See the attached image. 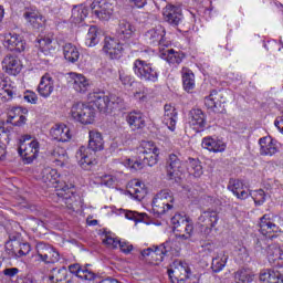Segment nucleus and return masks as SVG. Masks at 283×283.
<instances>
[{
    "label": "nucleus",
    "instance_id": "51",
    "mask_svg": "<svg viewBox=\"0 0 283 283\" xmlns=\"http://www.w3.org/2000/svg\"><path fill=\"white\" fill-rule=\"evenodd\" d=\"M130 196L135 198V200H143L145 196H147V189H145V186L140 184V181H137L135 184V187L129 190Z\"/></svg>",
    "mask_w": 283,
    "mask_h": 283
},
{
    "label": "nucleus",
    "instance_id": "57",
    "mask_svg": "<svg viewBox=\"0 0 283 283\" xmlns=\"http://www.w3.org/2000/svg\"><path fill=\"white\" fill-rule=\"evenodd\" d=\"M119 242H120L119 240L108 234H106L105 238L103 239V244H106L108 249H117Z\"/></svg>",
    "mask_w": 283,
    "mask_h": 283
},
{
    "label": "nucleus",
    "instance_id": "32",
    "mask_svg": "<svg viewBox=\"0 0 283 283\" xmlns=\"http://www.w3.org/2000/svg\"><path fill=\"white\" fill-rule=\"evenodd\" d=\"M134 32H136V28H134L129 21L122 20L119 21L116 29V36L122 41H126L127 39H132L134 36Z\"/></svg>",
    "mask_w": 283,
    "mask_h": 283
},
{
    "label": "nucleus",
    "instance_id": "28",
    "mask_svg": "<svg viewBox=\"0 0 283 283\" xmlns=\"http://www.w3.org/2000/svg\"><path fill=\"white\" fill-rule=\"evenodd\" d=\"M52 92H54V80L49 73H46L41 77L38 86V94H40L42 98H50V96H52Z\"/></svg>",
    "mask_w": 283,
    "mask_h": 283
},
{
    "label": "nucleus",
    "instance_id": "12",
    "mask_svg": "<svg viewBox=\"0 0 283 283\" xmlns=\"http://www.w3.org/2000/svg\"><path fill=\"white\" fill-rule=\"evenodd\" d=\"M75 158L80 167L86 171H90V169L96 165V159L94 158L92 150L85 146L80 147V149L76 151Z\"/></svg>",
    "mask_w": 283,
    "mask_h": 283
},
{
    "label": "nucleus",
    "instance_id": "35",
    "mask_svg": "<svg viewBox=\"0 0 283 283\" xmlns=\"http://www.w3.org/2000/svg\"><path fill=\"white\" fill-rule=\"evenodd\" d=\"M61 175L57 169H53L46 167L42 170V182L46 185V187H53V185H59Z\"/></svg>",
    "mask_w": 283,
    "mask_h": 283
},
{
    "label": "nucleus",
    "instance_id": "5",
    "mask_svg": "<svg viewBox=\"0 0 283 283\" xmlns=\"http://www.w3.org/2000/svg\"><path fill=\"white\" fill-rule=\"evenodd\" d=\"M87 101L90 105L96 107L98 112H103V114L112 112V109H116V103L112 102L105 92H92L87 95Z\"/></svg>",
    "mask_w": 283,
    "mask_h": 283
},
{
    "label": "nucleus",
    "instance_id": "19",
    "mask_svg": "<svg viewBox=\"0 0 283 283\" xmlns=\"http://www.w3.org/2000/svg\"><path fill=\"white\" fill-rule=\"evenodd\" d=\"M163 14L165 21H167V23L170 25H179L182 21V9L176 6L167 4L163 9Z\"/></svg>",
    "mask_w": 283,
    "mask_h": 283
},
{
    "label": "nucleus",
    "instance_id": "56",
    "mask_svg": "<svg viewBox=\"0 0 283 283\" xmlns=\"http://www.w3.org/2000/svg\"><path fill=\"white\" fill-rule=\"evenodd\" d=\"M140 255L142 258H150V260L153 262H155V264H158V256L156 254V250L154 248V245L151 248H147L140 251Z\"/></svg>",
    "mask_w": 283,
    "mask_h": 283
},
{
    "label": "nucleus",
    "instance_id": "25",
    "mask_svg": "<svg viewBox=\"0 0 283 283\" xmlns=\"http://www.w3.org/2000/svg\"><path fill=\"white\" fill-rule=\"evenodd\" d=\"M268 260L272 266H276L277 269H282L283 266V252L282 249L277 247L275 243H271L266 249Z\"/></svg>",
    "mask_w": 283,
    "mask_h": 283
},
{
    "label": "nucleus",
    "instance_id": "17",
    "mask_svg": "<svg viewBox=\"0 0 283 283\" xmlns=\"http://www.w3.org/2000/svg\"><path fill=\"white\" fill-rule=\"evenodd\" d=\"M87 266H90V264L81 265L78 263H74L69 265V271L73 275H76V277H80V280H85L86 282H94V280H96V273H94Z\"/></svg>",
    "mask_w": 283,
    "mask_h": 283
},
{
    "label": "nucleus",
    "instance_id": "61",
    "mask_svg": "<svg viewBox=\"0 0 283 283\" xmlns=\"http://www.w3.org/2000/svg\"><path fill=\"white\" fill-rule=\"evenodd\" d=\"M273 275V270H262L259 275L260 282H271V276Z\"/></svg>",
    "mask_w": 283,
    "mask_h": 283
},
{
    "label": "nucleus",
    "instance_id": "64",
    "mask_svg": "<svg viewBox=\"0 0 283 283\" xmlns=\"http://www.w3.org/2000/svg\"><path fill=\"white\" fill-rule=\"evenodd\" d=\"M270 283H283V275L277 271L272 272V276L270 277Z\"/></svg>",
    "mask_w": 283,
    "mask_h": 283
},
{
    "label": "nucleus",
    "instance_id": "62",
    "mask_svg": "<svg viewBox=\"0 0 283 283\" xmlns=\"http://www.w3.org/2000/svg\"><path fill=\"white\" fill-rule=\"evenodd\" d=\"M30 251H32V248L30 247V243H28V242L21 243L20 242V249H19L18 258H23V256L28 255V253H30Z\"/></svg>",
    "mask_w": 283,
    "mask_h": 283
},
{
    "label": "nucleus",
    "instance_id": "54",
    "mask_svg": "<svg viewBox=\"0 0 283 283\" xmlns=\"http://www.w3.org/2000/svg\"><path fill=\"white\" fill-rule=\"evenodd\" d=\"M252 198H253L254 205H256V207H262V205L264 202H266V193L262 189L255 190L253 192Z\"/></svg>",
    "mask_w": 283,
    "mask_h": 283
},
{
    "label": "nucleus",
    "instance_id": "38",
    "mask_svg": "<svg viewBox=\"0 0 283 283\" xmlns=\"http://www.w3.org/2000/svg\"><path fill=\"white\" fill-rule=\"evenodd\" d=\"M181 76L185 92H193L196 88V75H193V72L188 67H182Z\"/></svg>",
    "mask_w": 283,
    "mask_h": 283
},
{
    "label": "nucleus",
    "instance_id": "34",
    "mask_svg": "<svg viewBox=\"0 0 283 283\" xmlns=\"http://www.w3.org/2000/svg\"><path fill=\"white\" fill-rule=\"evenodd\" d=\"M17 94V88L12 86L9 77H0V96L7 101H12Z\"/></svg>",
    "mask_w": 283,
    "mask_h": 283
},
{
    "label": "nucleus",
    "instance_id": "41",
    "mask_svg": "<svg viewBox=\"0 0 283 283\" xmlns=\"http://www.w3.org/2000/svg\"><path fill=\"white\" fill-rule=\"evenodd\" d=\"M51 156L53 158V163H55L57 167H64V165H67V160L70 159L67 150L63 147H55L51 153Z\"/></svg>",
    "mask_w": 283,
    "mask_h": 283
},
{
    "label": "nucleus",
    "instance_id": "11",
    "mask_svg": "<svg viewBox=\"0 0 283 283\" xmlns=\"http://www.w3.org/2000/svg\"><path fill=\"white\" fill-rule=\"evenodd\" d=\"M3 45L10 50V52H18L19 54L25 52V40L18 33H6Z\"/></svg>",
    "mask_w": 283,
    "mask_h": 283
},
{
    "label": "nucleus",
    "instance_id": "7",
    "mask_svg": "<svg viewBox=\"0 0 283 283\" xmlns=\"http://www.w3.org/2000/svg\"><path fill=\"white\" fill-rule=\"evenodd\" d=\"M218 220H220L218 211L208 209L201 212V214L198 217L197 224L203 235H209L211 231H213L216 224H218Z\"/></svg>",
    "mask_w": 283,
    "mask_h": 283
},
{
    "label": "nucleus",
    "instance_id": "20",
    "mask_svg": "<svg viewBox=\"0 0 283 283\" xmlns=\"http://www.w3.org/2000/svg\"><path fill=\"white\" fill-rule=\"evenodd\" d=\"M166 48L167 46H164L159 51V56L160 59L169 63V65H180V63L185 61V53L180 51H176L174 49H166Z\"/></svg>",
    "mask_w": 283,
    "mask_h": 283
},
{
    "label": "nucleus",
    "instance_id": "45",
    "mask_svg": "<svg viewBox=\"0 0 283 283\" xmlns=\"http://www.w3.org/2000/svg\"><path fill=\"white\" fill-rule=\"evenodd\" d=\"M253 272L248 269H240L234 272V282L235 283H251L253 282Z\"/></svg>",
    "mask_w": 283,
    "mask_h": 283
},
{
    "label": "nucleus",
    "instance_id": "46",
    "mask_svg": "<svg viewBox=\"0 0 283 283\" xmlns=\"http://www.w3.org/2000/svg\"><path fill=\"white\" fill-rule=\"evenodd\" d=\"M170 209H174V205L153 199V211L156 216H165Z\"/></svg>",
    "mask_w": 283,
    "mask_h": 283
},
{
    "label": "nucleus",
    "instance_id": "10",
    "mask_svg": "<svg viewBox=\"0 0 283 283\" xmlns=\"http://www.w3.org/2000/svg\"><path fill=\"white\" fill-rule=\"evenodd\" d=\"M92 14L99 21H109L114 14V7L105 0H94L91 4Z\"/></svg>",
    "mask_w": 283,
    "mask_h": 283
},
{
    "label": "nucleus",
    "instance_id": "3",
    "mask_svg": "<svg viewBox=\"0 0 283 283\" xmlns=\"http://www.w3.org/2000/svg\"><path fill=\"white\" fill-rule=\"evenodd\" d=\"M71 118L82 125H92L96 118V111L94 107L78 102L71 107Z\"/></svg>",
    "mask_w": 283,
    "mask_h": 283
},
{
    "label": "nucleus",
    "instance_id": "58",
    "mask_svg": "<svg viewBox=\"0 0 283 283\" xmlns=\"http://www.w3.org/2000/svg\"><path fill=\"white\" fill-rule=\"evenodd\" d=\"M254 247L256 251H264V249H269V238L263 235L262 238L256 239Z\"/></svg>",
    "mask_w": 283,
    "mask_h": 283
},
{
    "label": "nucleus",
    "instance_id": "48",
    "mask_svg": "<svg viewBox=\"0 0 283 283\" xmlns=\"http://www.w3.org/2000/svg\"><path fill=\"white\" fill-rule=\"evenodd\" d=\"M134 98L139 101V103H146L149 98V88L143 85V83H138V86L134 92Z\"/></svg>",
    "mask_w": 283,
    "mask_h": 283
},
{
    "label": "nucleus",
    "instance_id": "26",
    "mask_svg": "<svg viewBox=\"0 0 283 283\" xmlns=\"http://www.w3.org/2000/svg\"><path fill=\"white\" fill-rule=\"evenodd\" d=\"M201 147L213 154H222L227 149V144L222 139L205 137L201 142Z\"/></svg>",
    "mask_w": 283,
    "mask_h": 283
},
{
    "label": "nucleus",
    "instance_id": "6",
    "mask_svg": "<svg viewBox=\"0 0 283 283\" xmlns=\"http://www.w3.org/2000/svg\"><path fill=\"white\" fill-rule=\"evenodd\" d=\"M35 260H38V262H44V264H56V262L61 260L59 251L48 243L40 242L35 245Z\"/></svg>",
    "mask_w": 283,
    "mask_h": 283
},
{
    "label": "nucleus",
    "instance_id": "30",
    "mask_svg": "<svg viewBox=\"0 0 283 283\" xmlns=\"http://www.w3.org/2000/svg\"><path fill=\"white\" fill-rule=\"evenodd\" d=\"M228 190L233 192L238 200H247L249 191L244 190V182L240 179L231 178L228 182Z\"/></svg>",
    "mask_w": 283,
    "mask_h": 283
},
{
    "label": "nucleus",
    "instance_id": "36",
    "mask_svg": "<svg viewBox=\"0 0 283 283\" xmlns=\"http://www.w3.org/2000/svg\"><path fill=\"white\" fill-rule=\"evenodd\" d=\"M88 14L90 11L87 10V7L83 4L74 6L71 14V23L78 25L87 19Z\"/></svg>",
    "mask_w": 283,
    "mask_h": 283
},
{
    "label": "nucleus",
    "instance_id": "29",
    "mask_svg": "<svg viewBox=\"0 0 283 283\" xmlns=\"http://www.w3.org/2000/svg\"><path fill=\"white\" fill-rule=\"evenodd\" d=\"M91 151H103L105 149V140L103 134L98 130L88 132V147Z\"/></svg>",
    "mask_w": 283,
    "mask_h": 283
},
{
    "label": "nucleus",
    "instance_id": "40",
    "mask_svg": "<svg viewBox=\"0 0 283 283\" xmlns=\"http://www.w3.org/2000/svg\"><path fill=\"white\" fill-rule=\"evenodd\" d=\"M63 54L65 61L69 63H76V61L81 59V52H78V48L72 43H66L63 45Z\"/></svg>",
    "mask_w": 283,
    "mask_h": 283
},
{
    "label": "nucleus",
    "instance_id": "15",
    "mask_svg": "<svg viewBox=\"0 0 283 283\" xmlns=\"http://www.w3.org/2000/svg\"><path fill=\"white\" fill-rule=\"evenodd\" d=\"M21 60L17 57V55L8 54L2 60V70L9 74L10 76H17V74H21L22 70Z\"/></svg>",
    "mask_w": 283,
    "mask_h": 283
},
{
    "label": "nucleus",
    "instance_id": "33",
    "mask_svg": "<svg viewBox=\"0 0 283 283\" xmlns=\"http://www.w3.org/2000/svg\"><path fill=\"white\" fill-rule=\"evenodd\" d=\"M259 227H260V232L265 238L266 235H269V233H277V231H280V227H277V224L271 221V214H264L263 217H261Z\"/></svg>",
    "mask_w": 283,
    "mask_h": 283
},
{
    "label": "nucleus",
    "instance_id": "37",
    "mask_svg": "<svg viewBox=\"0 0 283 283\" xmlns=\"http://www.w3.org/2000/svg\"><path fill=\"white\" fill-rule=\"evenodd\" d=\"M222 94L218 93V91H212L209 96L205 98V105L208 109H212V112H220V107H222Z\"/></svg>",
    "mask_w": 283,
    "mask_h": 283
},
{
    "label": "nucleus",
    "instance_id": "47",
    "mask_svg": "<svg viewBox=\"0 0 283 283\" xmlns=\"http://www.w3.org/2000/svg\"><path fill=\"white\" fill-rule=\"evenodd\" d=\"M21 248V241L19 240H9L6 242V253L10 258H20L19 249Z\"/></svg>",
    "mask_w": 283,
    "mask_h": 283
},
{
    "label": "nucleus",
    "instance_id": "43",
    "mask_svg": "<svg viewBox=\"0 0 283 283\" xmlns=\"http://www.w3.org/2000/svg\"><path fill=\"white\" fill-rule=\"evenodd\" d=\"M39 43V56H52V52H54V48L52 46V39L43 38L38 41Z\"/></svg>",
    "mask_w": 283,
    "mask_h": 283
},
{
    "label": "nucleus",
    "instance_id": "42",
    "mask_svg": "<svg viewBox=\"0 0 283 283\" xmlns=\"http://www.w3.org/2000/svg\"><path fill=\"white\" fill-rule=\"evenodd\" d=\"M171 247H174L171 241H167L161 245H153L155 253L157 254V264H160V262L165 260V255L171 253Z\"/></svg>",
    "mask_w": 283,
    "mask_h": 283
},
{
    "label": "nucleus",
    "instance_id": "18",
    "mask_svg": "<svg viewBox=\"0 0 283 283\" xmlns=\"http://www.w3.org/2000/svg\"><path fill=\"white\" fill-rule=\"evenodd\" d=\"M182 169V159L176 154H170L166 161V174L169 180H174Z\"/></svg>",
    "mask_w": 283,
    "mask_h": 283
},
{
    "label": "nucleus",
    "instance_id": "4",
    "mask_svg": "<svg viewBox=\"0 0 283 283\" xmlns=\"http://www.w3.org/2000/svg\"><path fill=\"white\" fill-rule=\"evenodd\" d=\"M191 275V269L187 262L176 260L168 269V276L171 283H185Z\"/></svg>",
    "mask_w": 283,
    "mask_h": 283
},
{
    "label": "nucleus",
    "instance_id": "14",
    "mask_svg": "<svg viewBox=\"0 0 283 283\" xmlns=\"http://www.w3.org/2000/svg\"><path fill=\"white\" fill-rule=\"evenodd\" d=\"M188 123L195 132H200L207 127V115L199 108H192L188 115Z\"/></svg>",
    "mask_w": 283,
    "mask_h": 283
},
{
    "label": "nucleus",
    "instance_id": "53",
    "mask_svg": "<svg viewBox=\"0 0 283 283\" xmlns=\"http://www.w3.org/2000/svg\"><path fill=\"white\" fill-rule=\"evenodd\" d=\"M154 199L159 200L160 202H166L167 205H169V202H174V196L169 190H161L155 196Z\"/></svg>",
    "mask_w": 283,
    "mask_h": 283
},
{
    "label": "nucleus",
    "instance_id": "8",
    "mask_svg": "<svg viewBox=\"0 0 283 283\" xmlns=\"http://www.w3.org/2000/svg\"><path fill=\"white\" fill-rule=\"evenodd\" d=\"M165 28L163 25H157L153 29H149L145 33V41L148 43V45L158 46V50L160 52L164 48H169V42L165 41Z\"/></svg>",
    "mask_w": 283,
    "mask_h": 283
},
{
    "label": "nucleus",
    "instance_id": "9",
    "mask_svg": "<svg viewBox=\"0 0 283 283\" xmlns=\"http://www.w3.org/2000/svg\"><path fill=\"white\" fill-rule=\"evenodd\" d=\"M160 151L153 142H144L142 149L139 150V158L144 160L147 167H154L158 165V155Z\"/></svg>",
    "mask_w": 283,
    "mask_h": 283
},
{
    "label": "nucleus",
    "instance_id": "52",
    "mask_svg": "<svg viewBox=\"0 0 283 283\" xmlns=\"http://www.w3.org/2000/svg\"><path fill=\"white\" fill-rule=\"evenodd\" d=\"M227 260H229L228 256H217L212 259V263H211V270L213 273H220V271H222V269H224V266H227Z\"/></svg>",
    "mask_w": 283,
    "mask_h": 283
},
{
    "label": "nucleus",
    "instance_id": "60",
    "mask_svg": "<svg viewBox=\"0 0 283 283\" xmlns=\"http://www.w3.org/2000/svg\"><path fill=\"white\" fill-rule=\"evenodd\" d=\"M24 101L31 103V105H36V103H39V96L33 91H27L24 93Z\"/></svg>",
    "mask_w": 283,
    "mask_h": 283
},
{
    "label": "nucleus",
    "instance_id": "2",
    "mask_svg": "<svg viewBox=\"0 0 283 283\" xmlns=\"http://www.w3.org/2000/svg\"><path fill=\"white\" fill-rule=\"evenodd\" d=\"M28 140H30V136L28 135H23L19 139L18 154L27 165H32V163H34L39 156L40 145L36 140L25 144Z\"/></svg>",
    "mask_w": 283,
    "mask_h": 283
},
{
    "label": "nucleus",
    "instance_id": "55",
    "mask_svg": "<svg viewBox=\"0 0 283 283\" xmlns=\"http://www.w3.org/2000/svg\"><path fill=\"white\" fill-rule=\"evenodd\" d=\"M127 165L130 169H135V171H140V169L147 167L145 160L140 159V155L138 156V159H128Z\"/></svg>",
    "mask_w": 283,
    "mask_h": 283
},
{
    "label": "nucleus",
    "instance_id": "27",
    "mask_svg": "<svg viewBox=\"0 0 283 283\" xmlns=\"http://www.w3.org/2000/svg\"><path fill=\"white\" fill-rule=\"evenodd\" d=\"M73 81L72 87L77 94H87L90 92V80L83 74L71 73Z\"/></svg>",
    "mask_w": 283,
    "mask_h": 283
},
{
    "label": "nucleus",
    "instance_id": "22",
    "mask_svg": "<svg viewBox=\"0 0 283 283\" xmlns=\"http://www.w3.org/2000/svg\"><path fill=\"white\" fill-rule=\"evenodd\" d=\"M261 156H275L280 151L277 140L272 139L271 136L259 139Z\"/></svg>",
    "mask_w": 283,
    "mask_h": 283
},
{
    "label": "nucleus",
    "instance_id": "24",
    "mask_svg": "<svg viewBox=\"0 0 283 283\" xmlns=\"http://www.w3.org/2000/svg\"><path fill=\"white\" fill-rule=\"evenodd\" d=\"M51 137L59 143H67L72 140L70 127L65 124H55L50 130Z\"/></svg>",
    "mask_w": 283,
    "mask_h": 283
},
{
    "label": "nucleus",
    "instance_id": "59",
    "mask_svg": "<svg viewBox=\"0 0 283 283\" xmlns=\"http://www.w3.org/2000/svg\"><path fill=\"white\" fill-rule=\"evenodd\" d=\"M181 227L185 228V233L184 238H186V240H189V238H191V235H193V223L189 222V220H185L184 223H181Z\"/></svg>",
    "mask_w": 283,
    "mask_h": 283
},
{
    "label": "nucleus",
    "instance_id": "1",
    "mask_svg": "<svg viewBox=\"0 0 283 283\" xmlns=\"http://www.w3.org/2000/svg\"><path fill=\"white\" fill-rule=\"evenodd\" d=\"M133 72L139 81H144L145 83H157L158 81V70L154 67V64L147 63V61L140 59L135 60Z\"/></svg>",
    "mask_w": 283,
    "mask_h": 283
},
{
    "label": "nucleus",
    "instance_id": "31",
    "mask_svg": "<svg viewBox=\"0 0 283 283\" xmlns=\"http://www.w3.org/2000/svg\"><path fill=\"white\" fill-rule=\"evenodd\" d=\"M126 123L129 125L133 132H136L137 129H143L146 125L145 115L140 112L133 111L127 114Z\"/></svg>",
    "mask_w": 283,
    "mask_h": 283
},
{
    "label": "nucleus",
    "instance_id": "44",
    "mask_svg": "<svg viewBox=\"0 0 283 283\" xmlns=\"http://www.w3.org/2000/svg\"><path fill=\"white\" fill-rule=\"evenodd\" d=\"M187 169L188 174L190 176H193L195 178H200L202 176V165L200 164V160L195 159V158H189L187 161Z\"/></svg>",
    "mask_w": 283,
    "mask_h": 283
},
{
    "label": "nucleus",
    "instance_id": "50",
    "mask_svg": "<svg viewBox=\"0 0 283 283\" xmlns=\"http://www.w3.org/2000/svg\"><path fill=\"white\" fill-rule=\"evenodd\" d=\"M125 218L133 220L134 222H148L149 216L145 212H136L132 210H125Z\"/></svg>",
    "mask_w": 283,
    "mask_h": 283
},
{
    "label": "nucleus",
    "instance_id": "49",
    "mask_svg": "<svg viewBox=\"0 0 283 283\" xmlns=\"http://www.w3.org/2000/svg\"><path fill=\"white\" fill-rule=\"evenodd\" d=\"M85 45L87 48H94V45H98V31L96 27H91L85 38Z\"/></svg>",
    "mask_w": 283,
    "mask_h": 283
},
{
    "label": "nucleus",
    "instance_id": "13",
    "mask_svg": "<svg viewBox=\"0 0 283 283\" xmlns=\"http://www.w3.org/2000/svg\"><path fill=\"white\" fill-rule=\"evenodd\" d=\"M56 196L60 198V202H64L67 209H74L76 202V191H74V185H64L56 190Z\"/></svg>",
    "mask_w": 283,
    "mask_h": 283
},
{
    "label": "nucleus",
    "instance_id": "23",
    "mask_svg": "<svg viewBox=\"0 0 283 283\" xmlns=\"http://www.w3.org/2000/svg\"><path fill=\"white\" fill-rule=\"evenodd\" d=\"M164 125H167L168 129L170 132L176 130V123H178V109H176V106L171 104H166L164 106V118H163Z\"/></svg>",
    "mask_w": 283,
    "mask_h": 283
},
{
    "label": "nucleus",
    "instance_id": "16",
    "mask_svg": "<svg viewBox=\"0 0 283 283\" xmlns=\"http://www.w3.org/2000/svg\"><path fill=\"white\" fill-rule=\"evenodd\" d=\"M103 51L108 54L111 59H120V54H123V44L112 36H106L104 39Z\"/></svg>",
    "mask_w": 283,
    "mask_h": 283
},
{
    "label": "nucleus",
    "instance_id": "63",
    "mask_svg": "<svg viewBox=\"0 0 283 283\" xmlns=\"http://www.w3.org/2000/svg\"><path fill=\"white\" fill-rule=\"evenodd\" d=\"M119 81L123 85H132L134 77L125 72H119Z\"/></svg>",
    "mask_w": 283,
    "mask_h": 283
},
{
    "label": "nucleus",
    "instance_id": "39",
    "mask_svg": "<svg viewBox=\"0 0 283 283\" xmlns=\"http://www.w3.org/2000/svg\"><path fill=\"white\" fill-rule=\"evenodd\" d=\"M70 272H67V268L63 266L61 269L54 268L51 271L49 280L53 283H70Z\"/></svg>",
    "mask_w": 283,
    "mask_h": 283
},
{
    "label": "nucleus",
    "instance_id": "21",
    "mask_svg": "<svg viewBox=\"0 0 283 283\" xmlns=\"http://www.w3.org/2000/svg\"><path fill=\"white\" fill-rule=\"evenodd\" d=\"M23 17L33 30H41L42 28H45V17L40 14L35 9H27Z\"/></svg>",
    "mask_w": 283,
    "mask_h": 283
}]
</instances>
